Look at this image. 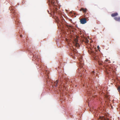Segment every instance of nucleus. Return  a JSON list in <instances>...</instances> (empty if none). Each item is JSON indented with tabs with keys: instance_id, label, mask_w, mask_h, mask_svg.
<instances>
[{
	"instance_id": "15",
	"label": "nucleus",
	"mask_w": 120,
	"mask_h": 120,
	"mask_svg": "<svg viewBox=\"0 0 120 120\" xmlns=\"http://www.w3.org/2000/svg\"><path fill=\"white\" fill-rule=\"evenodd\" d=\"M68 81L67 80L68 79H66L65 80V81H67L66 82V84H68V82H70V81H69V80L68 79Z\"/></svg>"
},
{
	"instance_id": "25",
	"label": "nucleus",
	"mask_w": 120,
	"mask_h": 120,
	"mask_svg": "<svg viewBox=\"0 0 120 120\" xmlns=\"http://www.w3.org/2000/svg\"><path fill=\"white\" fill-rule=\"evenodd\" d=\"M111 108H112V106H111Z\"/></svg>"
},
{
	"instance_id": "20",
	"label": "nucleus",
	"mask_w": 120,
	"mask_h": 120,
	"mask_svg": "<svg viewBox=\"0 0 120 120\" xmlns=\"http://www.w3.org/2000/svg\"><path fill=\"white\" fill-rule=\"evenodd\" d=\"M47 11L49 13V14L50 13H49V11L48 10Z\"/></svg>"
},
{
	"instance_id": "14",
	"label": "nucleus",
	"mask_w": 120,
	"mask_h": 120,
	"mask_svg": "<svg viewBox=\"0 0 120 120\" xmlns=\"http://www.w3.org/2000/svg\"><path fill=\"white\" fill-rule=\"evenodd\" d=\"M58 80H56L55 82L54 86H55L56 87L57 86V84L58 83Z\"/></svg>"
},
{
	"instance_id": "21",
	"label": "nucleus",
	"mask_w": 120,
	"mask_h": 120,
	"mask_svg": "<svg viewBox=\"0 0 120 120\" xmlns=\"http://www.w3.org/2000/svg\"><path fill=\"white\" fill-rule=\"evenodd\" d=\"M20 37H22V35H20Z\"/></svg>"
},
{
	"instance_id": "9",
	"label": "nucleus",
	"mask_w": 120,
	"mask_h": 120,
	"mask_svg": "<svg viewBox=\"0 0 120 120\" xmlns=\"http://www.w3.org/2000/svg\"><path fill=\"white\" fill-rule=\"evenodd\" d=\"M114 19L116 21L120 22V17H116L114 18Z\"/></svg>"
},
{
	"instance_id": "11",
	"label": "nucleus",
	"mask_w": 120,
	"mask_h": 120,
	"mask_svg": "<svg viewBox=\"0 0 120 120\" xmlns=\"http://www.w3.org/2000/svg\"><path fill=\"white\" fill-rule=\"evenodd\" d=\"M80 58L79 59V61H80V64H82V65H83V60L82 59V58L81 56L80 57Z\"/></svg>"
},
{
	"instance_id": "17",
	"label": "nucleus",
	"mask_w": 120,
	"mask_h": 120,
	"mask_svg": "<svg viewBox=\"0 0 120 120\" xmlns=\"http://www.w3.org/2000/svg\"><path fill=\"white\" fill-rule=\"evenodd\" d=\"M81 65H80V66H82V68L83 67V65H82V64H80V65H81Z\"/></svg>"
},
{
	"instance_id": "13",
	"label": "nucleus",
	"mask_w": 120,
	"mask_h": 120,
	"mask_svg": "<svg viewBox=\"0 0 120 120\" xmlns=\"http://www.w3.org/2000/svg\"><path fill=\"white\" fill-rule=\"evenodd\" d=\"M84 41L86 43H87L89 42V40L87 38H85L84 40Z\"/></svg>"
},
{
	"instance_id": "6",
	"label": "nucleus",
	"mask_w": 120,
	"mask_h": 120,
	"mask_svg": "<svg viewBox=\"0 0 120 120\" xmlns=\"http://www.w3.org/2000/svg\"><path fill=\"white\" fill-rule=\"evenodd\" d=\"M80 23L82 24H84L86 22V21L85 18L82 19L80 21Z\"/></svg>"
},
{
	"instance_id": "18",
	"label": "nucleus",
	"mask_w": 120,
	"mask_h": 120,
	"mask_svg": "<svg viewBox=\"0 0 120 120\" xmlns=\"http://www.w3.org/2000/svg\"><path fill=\"white\" fill-rule=\"evenodd\" d=\"M81 65H80V66H82V68L83 67V65H82V64H80V65H81Z\"/></svg>"
},
{
	"instance_id": "19",
	"label": "nucleus",
	"mask_w": 120,
	"mask_h": 120,
	"mask_svg": "<svg viewBox=\"0 0 120 120\" xmlns=\"http://www.w3.org/2000/svg\"><path fill=\"white\" fill-rule=\"evenodd\" d=\"M92 73L94 74V71H93L92 72Z\"/></svg>"
},
{
	"instance_id": "22",
	"label": "nucleus",
	"mask_w": 120,
	"mask_h": 120,
	"mask_svg": "<svg viewBox=\"0 0 120 120\" xmlns=\"http://www.w3.org/2000/svg\"><path fill=\"white\" fill-rule=\"evenodd\" d=\"M73 59H75V57H74V56H73Z\"/></svg>"
},
{
	"instance_id": "16",
	"label": "nucleus",
	"mask_w": 120,
	"mask_h": 120,
	"mask_svg": "<svg viewBox=\"0 0 120 120\" xmlns=\"http://www.w3.org/2000/svg\"><path fill=\"white\" fill-rule=\"evenodd\" d=\"M42 67V68L43 69L44 68V66L43 65H42L40 67V68Z\"/></svg>"
},
{
	"instance_id": "3",
	"label": "nucleus",
	"mask_w": 120,
	"mask_h": 120,
	"mask_svg": "<svg viewBox=\"0 0 120 120\" xmlns=\"http://www.w3.org/2000/svg\"><path fill=\"white\" fill-rule=\"evenodd\" d=\"M105 69L106 71V72L108 74H109L111 72V71H112V68L109 66H106L105 67Z\"/></svg>"
},
{
	"instance_id": "10",
	"label": "nucleus",
	"mask_w": 120,
	"mask_h": 120,
	"mask_svg": "<svg viewBox=\"0 0 120 120\" xmlns=\"http://www.w3.org/2000/svg\"><path fill=\"white\" fill-rule=\"evenodd\" d=\"M118 15V13H116L112 14L111 15V16L112 17H114L117 16Z\"/></svg>"
},
{
	"instance_id": "1",
	"label": "nucleus",
	"mask_w": 120,
	"mask_h": 120,
	"mask_svg": "<svg viewBox=\"0 0 120 120\" xmlns=\"http://www.w3.org/2000/svg\"><path fill=\"white\" fill-rule=\"evenodd\" d=\"M49 2V4H51L53 6V7L54 8L55 10H57L58 9L60 8V6H59L58 4L55 3V2L53 1L52 0H48Z\"/></svg>"
},
{
	"instance_id": "7",
	"label": "nucleus",
	"mask_w": 120,
	"mask_h": 120,
	"mask_svg": "<svg viewBox=\"0 0 120 120\" xmlns=\"http://www.w3.org/2000/svg\"><path fill=\"white\" fill-rule=\"evenodd\" d=\"M87 10L86 8H81L79 10L80 11H82L83 12L85 13H86Z\"/></svg>"
},
{
	"instance_id": "12",
	"label": "nucleus",
	"mask_w": 120,
	"mask_h": 120,
	"mask_svg": "<svg viewBox=\"0 0 120 120\" xmlns=\"http://www.w3.org/2000/svg\"><path fill=\"white\" fill-rule=\"evenodd\" d=\"M75 46L76 47H78L79 45V44L78 43H77V41L78 40L77 39H75Z\"/></svg>"
},
{
	"instance_id": "24",
	"label": "nucleus",
	"mask_w": 120,
	"mask_h": 120,
	"mask_svg": "<svg viewBox=\"0 0 120 120\" xmlns=\"http://www.w3.org/2000/svg\"><path fill=\"white\" fill-rule=\"evenodd\" d=\"M99 47V46H98L97 47V48H98V47Z\"/></svg>"
},
{
	"instance_id": "23",
	"label": "nucleus",
	"mask_w": 120,
	"mask_h": 120,
	"mask_svg": "<svg viewBox=\"0 0 120 120\" xmlns=\"http://www.w3.org/2000/svg\"><path fill=\"white\" fill-rule=\"evenodd\" d=\"M69 27H72V26H69Z\"/></svg>"
},
{
	"instance_id": "2",
	"label": "nucleus",
	"mask_w": 120,
	"mask_h": 120,
	"mask_svg": "<svg viewBox=\"0 0 120 120\" xmlns=\"http://www.w3.org/2000/svg\"><path fill=\"white\" fill-rule=\"evenodd\" d=\"M97 52H96L92 51V56L94 59L97 61H98L99 65H101L102 64V63L101 62L100 63L99 62V59L97 54Z\"/></svg>"
},
{
	"instance_id": "4",
	"label": "nucleus",
	"mask_w": 120,
	"mask_h": 120,
	"mask_svg": "<svg viewBox=\"0 0 120 120\" xmlns=\"http://www.w3.org/2000/svg\"><path fill=\"white\" fill-rule=\"evenodd\" d=\"M99 117V119L101 120H109V119L105 116H100Z\"/></svg>"
},
{
	"instance_id": "5",
	"label": "nucleus",
	"mask_w": 120,
	"mask_h": 120,
	"mask_svg": "<svg viewBox=\"0 0 120 120\" xmlns=\"http://www.w3.org/2000/svg\"><path fill=\"white\" fill-rule=\"evenodd\" d=\"M61 87L62 88V90H63V89L65 88V85H64V83L63 82H62L61 85L59 87L60 90L61 89V88H60V87Z\"/></svg>"
},
{
	"instance_id": "8",
	"label": "nucleus",
	"mask_w": 120,
	"mask_h": 120,
	"mask_svg": "<svg viewBox=\"0 0 120 120\" xmlns=\"http://www.w3.org/2000/svg\"><path fill=\"white\" fill-rule=\"evenodd\" d=\"M81 71H82L81 73H80L79 74V75L81 77H82L83 76V75H84V73L86 71V70L84 69H83V68L81 69Z\"/></svg>"
}]
</instances>
